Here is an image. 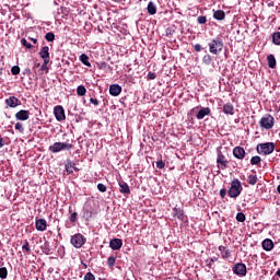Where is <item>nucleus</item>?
<instances>
[{
    "label": "nucleus",
    "instance_id": "31",
    "mask_svg": "<svg viewBox=\"0 0 280 280\" xmlns=\"http://www.w3.org/2000/svg\"><path fill=\"white\" fill-rule=\"evenodd\" d=\"M272 43L273 45H280V32H276L272 34Z\"/></svg>",
    "mask_w": 280,
    "mask_h": 280
},
{
    "label": "nucleus",
    "instance_id": "5",
    "mask_svg": "<svg viewBox=\"0 0 280 280\" xmlns=\"http://www.w3.org/2000/svg\"><path fill=\"white\" fill-rule=\"evenodd\" d=\"M48 150L52 154H58V152H62V150H73V144L65 142H55L52 145L48 148Z\"/></svg>",
    "mask_w": 280,
    "mask_h": 280
},
{
    "label": "nucleus",
    "instance_id": "56",
    "mask_svg": "<svg viewBox=\"0 0 280 280\" xmlns=\"http://www.w3.org/2000/svg\"><path fill=\"white\" fill-rule=\"evenodd\" d=\"M210 260H212V264H215V261H218V257H212V258H210Z\"/></svg>",
    "mask_w": 280,
    "mask_h": 280
},
{
    "label": "nucleus",
    "instance_id": "7",
    "mask_svg": "<svg viewBox=\"0 0 280 280\" xmlns=\"http://www.w3.org/2000/svg\"><path fill=\"white\" fill-rule=\"evenodd\" d=\"M217 163H218L219 170H228L229 167V160L224 154H222V151L218 152Z\"/></svg>",
    "mask_w": 280,
    "mask_h": 280
},
{
    "label": "nucleus",
    "instance_id": "10",
    "mask_svg": "<svg viewBox=\"0 0 280 280\" xmlns=\"http://www.w3.org/2000/svg\"><path fill=\"white\" fill-rule=\"evenodd\" d=\"M232 154L235 159H238V161H244L246 156V150L242 147H235L232 151Z\"/></svg>",
    "mask_w": 280,
    "mask_h": 280
},
{
    "label": "nucleus",
    "instance_id": "15",
    "mask_svg": "<svg viewBox=\"0 0 280 280\" xmlns=\"http://www.w3.org/2000/svg\"><path fill=\"white\" fill-rule=\"evenodd\" d=\"M118 185L120 194H124L125 196H130V186H128V183L119 180Z\"/></svg>",
    "mask_w": 280,
    "mask_h": 280
},
{
    "label": "nucleus",
    "instance_id": "50",
    "mask_svg": "<svg viewBox=\"0 0 280 280\" xmlns=\"http://www.w3.org/2000/svg\"><path fill=\"white\" fill-rule=\"evenodd\" d=\"M91 104L94 106H100V101L97 98H90Z\"/></svg>",
    "mask_w": 280,
    "mask_h": 280
},
{
    "label": "nucleus",
    "instance_id": "30",
    "mask_svg": "<svg viewBox=\"0 0 280 280\" xmlns=\"http://www.w3.org/2000/svg\"><path fill=\"white\" fill-rule=\"evenodd\" d=\"M257 180H259V178H257V175H248L247 177L248 185H257Z\"/></svg>",
    "mask_w": 280,
    "mask_h": 280
},
{
    "label": "nucleus",
    "instance_id": "55",
    "mask_svg": "<svg viewBox=\"0 0 280 280\" xmlns=\"http://www.w3.org/2000/svg\"><path fill=\"white\" fill-rule=\"evenodd\" d=\"M30 40H32V43H34V45H36V43H38V39H37V38H32V37H30Z\"/></svg>",
    "mask_w": 280,
    "mask_h": 280
},
{
    "label": "nucleus",
    "instance_id": "51",
    "mask_svg": "<svg viewBox=\"0 0 280 280\" xmlns=\"http://www.w3.org/2000/svg\"><path fill=\"white\" fill-rule=\"evenodd\" d=\"M84 215H85V218H93V211L85 210Z\"/></svg>",
    "mask_w": 280,
    "mask_h": 280
},
{
    "label": "nucleus",
    "instance_id": "17",
    "mask_svg": "<svg viewBox=\"0 0 280 280\" xmlns=\"http://www.w3.org/2000/svg\"><path fill=\"white\" fill-rule=\"evenodd\" d=\"M121 94V86L119 84H112L109 86V95H113V97H117Z\"/></svg>",
    "mask_w": 280,
    "mask_h": 280
},
{
    "label": "nucleus",
    "instance_id": "21",
    "mask_svg": "<svg viewBox=\"0 0 280 280\" xmlns=\"http://www.w3.org/2000/svg\"><path fill=\"white\" fill-rule=\"evenodd\" d=\"M262 248L264 250H267L268 253H270V250L275 248V243L272 242V240L266 238L265 241H262Z\"/></svg>",
    "mask_w": 280,
    "mask_h": 280
},
{
    "label": "nucleus",
    "instance_id": "33",
    "mask_svg": "<svg viewBox=\"0 0 280 280\" xmlns=\"http://www.w3.org/2000/svg\"><path fill=\"white\" fill-rule=\"evenodd\" d=\"M45 38L48 40V43H54V40H56V35L54 32H49L45 35Z\"/></svg>",
    "mask_w": 280,
    "mask_h": 280
},
{
    "label": "nucleus",
    "instance_id": "29",
    "mask_svg": "<svg viewBox=\"0 0 280 280\" xmlns=\"http://www.w3.org/2000/svg\"><path fill=\"white\" fill-rule=\"evenodd\" d=\"M44 255H51V248H49V242H45L42 246Z\"/></svg>",
    "mask_w": 280,
    "mask_h": 280
},
{
    "label": "nucleus",
    "instance_id": "38",
    "mask_svg": "<svg viewBox=\"0 0 280 280\" xmlns=\"http://www.w3.org/2000/svg\"><path fill=\"white\" fill-rule=\"evenodd\" d=\"M11 73L12 75H19V73H21V68L19 66H13L11 68Z\"/></svg>",
    "mask_w": 280,
    "mask_h": 280
},
{
    "label": "nucleus",
    "instance_id": "35",
    "mask_svg": "<svg viewBox=\"0 0 280 280\" xmlns=\"http://www.w3.org/2000/svg\"><path fill=\"white\" fill-rule=\"evenodd\" d=\"M22 250H25V253H27L28 255H32V248H30V242L25 241L23 246H22Z\"/></svg>",
    "mask_w": 280,
    "mask_h": 280
},
{
    "label": "nucleus",
    "instance_id": "20",
    "mask_svg": "<svg viewBox=\"0 0 280 280\" xmlns=\"http://www.w3.org/2000/svg\"><path fill=\"white\" fill-rule=\"evenodd\" d=\"M173 218H177V220H180L183 222V220H185V212L183 211V209L175 207L173 209Z\"/></svg>",
    "mask_w": 280,
    "mask_h": 280
},
{
    "label": "nucleus",
    "instance_id": "4",
    "mask_svg": "<svg viewBox=\"0 0 280 280\" xmlns=\"http://www.w3.org/2000/svg\"><path fill=\"white\" fill-rule=\"evenodd\" d=\"M259 126L262 130H272V128H275V117L270 114H266L260 118Z\"/></svg>",
    "mask_w": 280,
    "mask_h": 280
},
{
    "label": "nucleus",
    "instance_id": "48",
    "mask_svg": "<svg viewBox=\"0 0 280 280\" xmlns=\"http://www.w3.org/2000/svg\"><path fill=\"white\" fill-rule=\"evenodd\" d=\"M84 280H95V276L92 272H88L84 276Z\"/></svg>",
    "mask_w": 280,
    "mask_h": 280
},
{
    "label": "nucleus",
    "instance_id": "61",
    "mask_svg": "<svg viewBox=\"0 0 280 280\" xmlns=\"http://www.w3.org/2000/svg\"><path fill=\"white\" fill-rule=\"evenodd\" d=\"M35 67H40V63L35 65Z\"/></svg>",
    "mask_w": 280,
    "mask_h": 280
},
{
    "label": "nucleus",
    "instance_id": "54",
    "mask_svg": "<svg viewBox=\"0 0 280 280\" xmlns=\"http://www.w3.org/2000/svg\"><path fill=\"white\" fill-rule=\"evenodd\" d=\"M3 145H5V140L0 136V148H3Z\"/></svg>",
    "mask_w": 280,
    "mask_h": 280
},
{
    "label": "nucleus",
    "instance_id": "45",
    "mask_svg": "<svg viewBox=\"0 0 280 280\" xmlns=\"http://www.w3.org/2000/svg\"><path fill=\"white\" fill-rule=\"evenodd\" d=\"M70 222H78V212H72L69 217Z\"/></svg>",
    "mask_w": 280,
    "mask_h": 280
},
{
    "label": "nucleus",
    "instance_id": "37",
    "mask_svg": "<svg viewBox=\"0 0 280 280\" xmlns=\"http://www.w3.org/2000/svg\"><path fill=\"white\" fill-rule=\"evenodd\" d=\"M236 220L237 222H246V214H244V212H238L236 214Z\"/></svg>",
    "mask_w": 280,
    "mask_h": 280
},
{
    "label": "nucleus",
    "instance_id": "39",
    "mask_svg": "<svg viewBox=\"0 0 280 280\" xmlns=\"http://www.w3.org/2000/svg\"><path fill=\"white\" fill-rule=\"evenodd\" d=\"M197 23H199V25H205V23H207V16L205 15H199L197 18Z\"/></svg>",
    "mask_w": 280,
    "mask_h": 280
},
{
    "label": "nucleus",
    "instance_id": "60",
    "mask_svg": "<svg viewBox=\"0 0 280 280\" xmlns=\"http://www.w3.org/2000/svg\"><path fill=\"white\" fill-rule=\"evenodd\" d=\"M244 178H246L244 175H243V176H241V179H242V180H244Z\"/></svg>",
    "mask_w": 280,
    "mask_h": 280
},
{
    "label": "nucleus",
    "instance_id": "53",
    "mask_svg": "<svg viewBox=\"0 0 280 280\" xmlns=\"http://www.w3.org/2000/svg\"><path fill=\"white\" fill-rule=\"evenodd\" d=\"M195 51H202V46L200 44H196Z\"/></svg>",
    "mask_w": 280,
    "mask_h": 280
},
{
    "label": "nucleus",
    "instance_id": "62",
    "mask_svg": "<svg viewBox=\"0 0 280 280\" xmlns=\"http://www.w3.org/2000/svg\"><path fill=\"white\" fill-rule=\"evenodd\" d=\"M69 213H71V207L69 208Z\"/></svg>",
    "mask_w": 280,
    "mask_h": 280
},
{
    "label": "nucleus",
    "instance_id": "9",
    "mask_svg": "<svg viewBox=\"0 0 280 280\" xmlns=\"http://www.w3.org/2000/svg\"><path fill=\"white\" fill-rule=\"evenodd\" d=\"M54 115L57 121H65V119H67V116L65 115V107H62V105L55 106Z\"/></svg>",
    "mask_w": 280,
    "mask_h": 280
},
{
    "label": "nucleus",
    "instance_id": "43",
    "mask_svg": "<svg viewBox=\"0 0 280 280\" xmlns=\"http://www.w3.org/2000/svg\"><path fill=\"white\" fill-rule=\"evenodd\" d=\"M21 43H22L23 47H26V49H32V47H34L25 38H22Z\"/></svg>",
    "mask_w": 280,
    "mask_h": 280
},
{
    "label": "nucleus",
    "instance_id": "11",
    "mask_svg": "<svg viewBox=\"0 0 280 280\" xmlns=\"http://www.w3.org/2000/svg\"><path fill=\"white\" fill-rule=\"evenodd\" d=\"M121 246H124V241L121 238H113L109 241L112 250H120Z\"/></svg>",
    "mask_w": 280,
    "mask_h": 280
},
{
    "label": "nucleus",
    "instance_id": "58",
    "mask_svg": "<svg viewBox=\"0 0 280 280\" xmlns=\"http://www.w3.org/2000/svg\"><path fill=\"white\" fill-rule=\"evenodd\" d=\"M115 3H121V0H113Z\"/></svg>",
    "mask_w": 280,
    "mask_h": 280
},
{
    "label": "nucleus",
    "instance_id": "3",
    "mask_svg": "<svg viewBox=\"0 0 280 280\" xmlns=\"http://www.w3.org/2000/svg\"><path fill=\"white\" fill-rule=\"evenodd\" d=\"M209 51L210 54H213V56H218L224 49V42H222V38L215 37L212 39L209 44Z\"/></svg>",
    "mask_w": 280,
    "mask_h": 280
},
{
    "label": "nucleus",
    "instance_id": "42",
    "mask_svg": "<svg viewBox=\"0 0 280 280\" xmlns=\"http://www.w3.org/2000/svg\"><path fill=\"white\" fill-rule=\"evenodd\" d=\"M205 265L208 267L209 270H213V262H212L211 258H207L205 260Z\"/></svg>",
    "mask_w": 280,
    "mask_h": 280
},
{
    "label": "nucleus",
    "instance_id": "59",
    "mask_svg": "<svg viewBox=\"0 0 280 280\" xmlns=\"http://www.w3.org/2000/svg\"><path fill=\"white\" fill-rule=\"evenodd\" d=\"M277 191H278V194H280V185H278Z\"/></svg>",
    "mask_w": 280,
    "mask_h": 280
},
{
    "label": "nucleus",
    "instance_id": "47",
    "mask_svg": "<svg viewBox=\"0 0 280 280\" xmlns=\"http://www.w3.org/2000/svg\"><path fill=\"white\" fill-rule=\"evenodd\" d=\"M158 170H165V162L163 160H160L156 162Z\"/></svg>",
    "mask_w": 280,
    "mask_h": 280
},
{
    "label": "nucleus",
    "instance_id": "25",
    "mask_svg": "<svg viewBox=\"0 0 280 280\" xmlns=\"http://www.w3.org/2000/svg\"><path fill=\"white\" fill-rule=\"evenodd\" d=\"M268 67L269 69H275L277 67V59L275 55L267 56Z\"/></svg>",
    "mask_w": 280,
    "mask_h": 280
},
{
    "label": "nucleus",
    "instance_id": "49",
    "mask_svg": "<svg viewBox=\"0 0 280 280\" xmlns=\"http://www.w3.org/2000/svg\"><path fill=\"white\" fill-rule=\"evenodd\" d=\"M147 79H148V80H156V73H154V72H149L148 75H147Z\"/></svg>",
    "mask_w": 280,
    "mask_h": 280
},
{
    "label": "nucleus",
    "instance_id": "32",
    "mask_svg": "<svg viewBox=\"0 0 280 280\" xmlns=\"http://www.w3.org/2000/svg\"><path fill=\"white\" fill-rule=\"evenodd\" d=\"M202 62L203 65H211V62H213V58L211 57V55H205L202 57Z\"/></svg>",
    "mask_w": 280,
    "mask_h": 280
},
{
    "label": "nucleus",
    "instance_id": "27",
    "mask_svg": "<svg viewBox=\"0 0 280 280\" xmlns=\"http://www.w3.org/2000/svg\"><path fill=\"white\" fill-rule=\"evenodd\" d=\"M148 13L152 15L156 14V5L154 2H149L147 7Z\"/></svg>",
    "mask_w": 280,
    "mask_h": 280
},
{
    "label": "nucleus",
    "instance_id": "52",
    "mask_svg": "<svg viewBox=\"0 0 280 280\" xmlns=\"http://www.w3.org/2000/svg\"><path fill=\"white\" fill-rule=\"evenodd\" d=\"M220 196H221V198H225V196H226V188H222L220 190Z\"/></svg>",
    "mask_w": 280,
    "mask_h": 280
},
{
    "label": "nucleus",
    "instance_id": "6",
    "mask_svg": "<svg viewBox=\"0 0 280 280\" xmlns=\"http://www.w3.org/2000/svg\"><path fill=\"white\" fill-rule=\"evenodd\" d=\"M70 244H72L74 248H82L84 244H86V237L81 233H77L71 236Z\"/></svg>",
    "mask_w": 280,
    "mask_h": 280
},
{
    "label": "nucleus",
    "instance_id": "19",
    "mask_svg": "<svg viewBox=\"0 0 280 280\" xmlns=\"http://www.w3.org/2000/svg\"><path fill=\"white\" fill-rule=\"evenodd\" d=\"M223 113L224 115H235V106L232 105V103H226L223 105Z\"/></svg>",
    "mask_w": 280,
    "mask_h": 280
},
{
    "label": "nucleus",
    "instance_id": "18",
    "mask_svg": "<svg viewBox=\"0 0 280 280\" xmlns=\"http://www.w3.org/2000/svg\"><path fill=\"white\" fill-rule=\"evenodd\" d=\"M39 56L44 61L49 62V46H44L39 50Z\"/></svg>",
    "mask_w": 280,
    "mask_h": 280
},
{
    "label": "nucleus",
    "instance_id": "40",
    "mask_svg": "<svg viewBox=\"0 0 280 280\" xmlns=\"http://www.w3.org/2000/svg\"><path fill=\"white\" fill-rule=\"evenodd\" d=\"M115 256H110L107 258V266H109V268H113V266H115Z\"/></svg>",
    "mask_w": 280,
    "mask_h": 280
},
{
    "label": "nucleus",
    "instance_id": "24",
    "mask_svg": "<svg viewBox=\"0 0 280 280\" xmlns=\"http://www.w3.org/2000/svg\"><path fill=\"white\" fill-rule=\"evenodd\" d=\"M213 19H215V21H224V19H226V13L222 10H217L213 12Z\"/></svg>",
    "mask_w": 280,
    "mask_h": 280
},
{
    "label": "nucleus",
    "instance_id": "16",
    "mask_svg": "<svg viewBox=\"0 0 280 280\" xmlns=\"http://www.w3.org/2000/svg\"><path fill=\"white\" fill-rule=\"evenodd\" d=\"M35 229L37 231H40V232L47 231V220H45V219H37L35 221Z\"/></svg>",
    "mask_w": 280,
    "mask_h": 280
},
{
    "label": "nucleus",
    "instance_id": "36",
    "mask_svg": "<svg viewBox=\"0 0 280 280\" xmlns=\"http://www.w3.org/2000/svg\"><path fill=\"white\" fill-rule=\"evenodd\" d=\"M0 279H8V268H0Z\"/></svg>",
    "mask_w": 280,
    "mask_h": 280
},
{
    "label": "nucleus",
    "instance_id": "28",
    "mask_svg": "<svg viewBox=\"0 0 280 280\" xmlns=\"http://www.w3.org/2000/svg\"><path fill=\"white\" fill-rule=\"evenodd\" d=\"M77 94L79 97H83V95H86V88L84 85H79L77 88Z\"/></svg>",
    "mask_w": 280,
    "mask_h": 280
},
{
    "label": "nucleus",
    "instance_id": "2",
    "mask_svg": "<svg viewBox=\"0 0 280 280\" xmlns=\"http://www.w3.org/2000/svg\"><path fill=\"white\" fill-rule=\"evenodd\" d=\"M242 191H244V188L242 187V182H240V179L237 178H234L231 183V187L228 190V196L230 198H237V196H240Z\"/></svg>",
    "mask_w": 280,
    "mask_h": 280
},
{
    "label": "nucleus",
    "instance_id": "44",
    "mask_svg": "<svg viewBox=\"0 0 280 280\" xmlns=\"http://www.w3.org/2000/svg\"><path fill=\"white\" fill-rule=\"evenodd\" d=\"M49 65V61H44V63L40 67V71H46V73H49V67H47Z\"/></svg>",
    "mask_w": 280,
    "mask_h": 280
},
{
    "label": "nucleus",
    "instance_id": "8",
    "mask_svg": "<svg viewBox=\"0 0 280 280\" xmlns=\"http://www.w3.org/2000/svg\"><path fill=\"white\" fill-rule=\"evenodd\" d=\"M234 275H237V277H246L247 270L246 265L244 262H237L232 268Z\"/></svg>",
    "mask_w": 280,
    "mask_h": 280
},
{
    "label": "nucleus",
    "instance_id": "57",
    "mask_svg": "<svg viewBox=\"0 0 280 280\" xmlns=\"http://www.w3.org/2000/svg\"><path fill=\"white\" fill-rule=\"evenodd\" d=\"M0 75H3V68H0Z\"/></svg>",
    "mask_w": 280,
    "mask_h": 280
},
{
    "label": "nucleus",
    "instance_id": "12",
    "mask_svg": "<svg viewBox=\"0 0 280 280\" xmlns=\"http://www.w3.org/2000/svg\"><path fill=\"white\" fill-rule=\"evenodd\" d=\"M18 121H27L30 119V110L21 109L15 114Z\"/></svg>",
    "mask_w": 280,
    "mask_h": 280
},
{
    "label": "nucleus",
    "instance_id": "22",
    "mask_svg": "<svg viewBox=\"0 0 280 280\" xmlns=\"http://www.w3.org/2000/svg\"><path fill=\"white\" fill-rule=\"evenodd\" d=\"M208 115H211V108L209 107H202L197 113V119H202L203 117H207Z\"/></svg>",
    "mask_w": 280,
    "mask_h": 280
},
{
    "label": "nucleus",
    "instance_id": "46",
    "mask_svg": "<svg viewBox=\"0 0 280 280\" xmlns=\"http://www.w3.org/2000/svg\"><path fill=\"white\" fill-rule=\"evenodd\" d=\"M15 130H19V132H25V128H23V124L21 122L15 124Z\"/></svg>",
    "mask_w": 280,
    "mask_h": 280
},
{
    "label": "nucleus",
    "instance_id": "13",
    "mask_svg": "<svg viewBox=\"0 0 280 280\" xmlns=\"http://www.w3.org/2000/svg\"><path fill=\"white\" fill-rule=\"evenodd\" d=\"M65 167H66L67 174H73V170L74 172H80V168H77L75 163L71 160L66 161Z\"/></svg>",
    "mask_w": 280,
    "mask_h": 280
},
{
    "label": "nucleus",
    "instance_id": "14",
    "mask_svg": "<svg viewBox=\"0 0 280 280\" xmlns=\"http://www.w3.org/2000/svg\"><path fill=\"white\" fill-rule=\"evenodd\" d=\"M7 106L9 108H16V106H21V102L16 98V96H10L5 100Z\"/></svg>",
    "mask_w": 280,
    "mask_h": 280
},
{
    "label": "nucleus",
    "instance_id": "26",
    "mask_svg": "<svg viewBox=\"0 0 280 280\" xmlns=\"http://www.w3.org/2000/svg\"><path fill=\"white\" fill-rule=\"evenodd\" d=\"M79 60L82 62V65H84L85 67H91V61H89V55L86 54H82L79 57Z\"/></svg>",
    "mask_w": 280,
    "mask_h": 280
},
{
    "label": "nucleus",
    "instance_id": "34",
    "mask_svg": "<svg viewBox=\"0 0 280 280\" xmlns=\"http://www.w3.org/2000/svg\"><path fill=\"white\" fill-rule=\"evenodd\" d=\"M252 165H259L261 163V158L259 155H255L250 159Z\"/></svg>",
    "mask_w": 280,
    "mask_h": 280
},
{
    "label": "nucleus",
    "instance_id": "41",
    "mask_svg": "<svg viewBox=\"0 0 280 280\" xmlns=\"http://www.w3.org/2000/svg\"><path fill=\"white\" fill-rule=\"evenodd\" d=\"M97 189H98V191H101V194H106V190L108 188L104 184H97Z\"/></svg>",
    "mask_w": 280,
    "mask_h": 280
},
{
    "label": "nucleus",
    "instance_id": "1",
    "mask_svg": "<svg viewBox=\"0 0 280 280\" xmlns=\"http://www.w3.org/2000/svg\"><path fill=\"white\" fill-rule=\"evenodd\" d=\"M276 148H277V144H275V142H265V143L257 144L256 151L261 156H268L272 154V152H275Z\"/></svg>",
    "mask_w": 280,
    "mask_h": 280
},
{
    "label": "nucleus",
    "instance_id": "23",
    "mask_svg": "<svg viewBox=\"0 0 280 280\" xmlns=\"http://www.w3.org/2000/svg\"><path fill=\"white\" fill-rule=\"evenodd\" d=\"M219 250L221 253L222 259H229L231 257V249H229L226 246H219Z\"/></svg>",
    "mask_w": 280,
    "mask_h": 280
}]
</instances>
